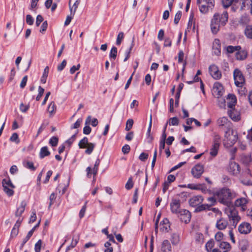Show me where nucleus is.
<instances>
[{"instance_id": "obj_1", "label": "nucleus", "mask_w": 252, "mask_h": 252, "mask_svg": "<svg viewBox=\"0 0 252 252\" xmlns=\"http://www.w3.org/2000/svg\"><path fill=\"white\" fill-rule=\"evenodd\" d=\"M218 198V201L220 203L227 207L231 206L232 200L235 198L237 194L230 189L223 188L216 193Z\"/></svg>"}, {"instance_id": "obj_2", "label": "nucleus", "mask_w": 252, "mask_h": 252, "mask_svg": "<svg viewBox=\"0 0 252 252\" xmlns=\"http://www.w3.org/2000/svg\"><path fill=\"white\" fill-rule=\"evenodd\" d=\"M238 139L237 131L230 128L225 132L224 139L223 140L224 146L227 147L232 146Z\"/></svg>"}, {"instance_id": "obj_3", "label": "nucleus", "mask_w": 252, "mask_h": 252, "mask_svg": "<svg viewBox=\"0 0 252 252\" xmlns=\"http://www.w3.org/2000/svg\"><path fill=\"white\" fill-rule=\"evenodd\" d=\"M225 213L227 215L230 221H232V225L236 227L238 222L240 220L241 217L238 215V211L233 206L227 207L225 209Z\"/></svg>"}, {"instance_id": "obj_4", "label": "nucleus", "mask_w": 252, "mask_h": 252, "mask_svg": "<svg viewBox=\"0 0 252 252\" xmlns=\"http://www.w3.org/2000/svg\"><path fill=\"white\" fill-rule=\"evenodd\" d=\"M197 3L200 4L199 10L203 14L207 13L214 7V0H197Z\"/></svg>"}, {"instance_id": "obj_5", "label": "nucleus", "mask_w": 252, "mask_h": 252, "mask_svg": "<svg viewBox=\"0 0 252 252\" xmlns=\"http://www.w3.org/2000/svg\"><path fill=\"white\" fill-rule=\"evenodd\" d=\"M78 146L80 149L86 148L85 153L87 155L91 154L95 147V144L93 143H89L88 139L86 137H84L79 141Z\"/></svg>"}, {"instance_id": "obj_6", "label": "nucleus", "mask_w": 252, "mask_h": 252, "mask_svg": "<svg viewBox=\"0 0 252 252\" xmlns=\"http://www.w3.org/2000/svg\"><path fill=\"white\" fill-rule=\"evenodd\" d=\"M228 21V13L226 11L223 12L221 15L215 13L211 20V23H216L219 26L221 24L224 26Z\"/></svg>"}, {"instance_id": "obj_7", "label": "nucleus", "mask_w": 252, "mask_h": 252, "mask_svg": "<svg viewBox=\"0 0 252 252\" xmlns=\"http://www.w3.org/2000/svg\"><path fill=\"white\" fill-rule=\"evenodd\" d=\"M233 77L236 86L242 87L245 82L244 76L240 70L235 69L233 72Z\"/></svg>"}, {"instance_id": "obj_8", "label": "nucleus", "mask_w": 252, "mask_h": 252, "mask_svg": "<svg viewBox=\"0 0 252 252\" xmlns=\"http://www.w3.org/2000/svg\"><path fill=\"white\" fill-rule=\"evenodd\" d=\"M209 71L211 76L216 80H219L221 77V73L218 67L212 64L209 67Z\"/></svg>"}, {"instance_id": "obj_9", "label": "nucleus", "mask_w": 252, "mask_h": 252, "mask_svg": "<svg viewBox=\"0 0 252 252\" xmlns=\"http://www.w3.org/2000/svg\"><path fill=\"white\" fill-rule=\"evenodd\" d=\"M179 217L182 221L188 223L190 221L191 219V214L187 210L182 209L179 212Z\"/></svg>"}, {"instance_id": "obj_10", "label": "nucleus", "mask_w": 252, "mask_h": 252, "mask_svg": "<svg viewBox=\"0 0 252 252\" xmlns=\"http://www.w3.org/2000/svg\"><path fill=\"white\" fill-rule=\"evenodd\" d=\"M204 172V167L202 165L198 164L193 167L191 171L193 176L195 178H199Z\"/></svg>"}, {"instance_id": "obj_11", "label": "nucleus", "mask_w": 252, "mask_h": 252, "mask_svg": "<svg viewBox=\"0 0 252 252\" xmlns=\"http://www.w3.org/2000/svg\"><path fill=\"white\" fill-rule=\"evenodd\" d=\"M217 124L219 127L226 128L227 130L231 128V123L225 117L219 119L217 121Z\"/></svg>"}, {"instance_id": "obj_12", "label": "nucleus", "mask_w": 252, "mask_h": 252, "mask_svg": "<svg viewBox=\"0 0 252 252\" xmlns=\"http://www.w3.org/2000/svg\"><path fill=\"white\" fill-rule=\"evenodd\" d=\"M203 201V198L201 195H195L189 200V204L192 207H196L201 204Z\"/></svg>"}, {"instance_id": "obj_13", "label": "nucleus", "mask_w": 252, "mask_h": 252, "mask_svg": "<svg viewBox=\"0 0 252 252\" xmlns=\"http://www.w3.org/2000/svg\"><path fill=\"white\" fill-rule=\"evenodd\" d=\"M252 229L251 224L248 222H243L238 227L239 232L241 234L249 233Z\"/></svg>"}, {"instance_id": "obj_14", "label": "nucleus", "mask_w": 252, "mask_h": 252, "mask_svg": "<svg viewBox=\"0 0 252 252\" xmlns=\"http://www.w3.org/2000/svg\"><path fill=\"white\" fill-rule=\"evenodd\" d=\"M171 211L173 213L179 214V209L180 207V201L179 199H172L170 204Z\"/></svg>"}, {"instance_id": "obj_15", "label": "nucleus", "mask_w": 252, "mask_h": 252, "mask_svg": "<svg viewBox=\"0 0 252 252\" xmlns=\"http://www.w3.org/2000/svg\"><path fill=\"white\" fill-rule=\"evenodd\" d=\"M228 224V221L226 219L220 218L217 221L216 227L219 230H223L226 228Z\"/></svg>"}, {"instance_id": "obj_16", "label": "nucleus", "mask_w": 252, "mask_h": 252, "mask_svg": "<svg viewBox=\"0 0 252 252\" xmlns=\"http://www.w3.org/2000/svg\"><path fill=\"white\" fill-rule=\"evenodd\" d=\"M220 40L218 39H215L213 43V53L217 56L220 54Z\"/></svg>"}, {"instance_id": "obj_17", "label": "nucleus", "mask_w": 252, "mask_h": 252, "mask_svg": "<svg viewBox=\"0 0 252 252\" xmlns=\"http://www.w3.org/2000/svg\"><path fill=\"white\" fill-rule=\"evenodd\" d=\"M227 113L229 116L232 120L235 121H237L240 120V114L239 112L237 111H236L235 109H229L228 110Z\"/></svg>"}, {"instance_id": "obj_18", "label": "nucleus", "mask_w": 252, "mask_h": 252, "mask_svg": "<svg viewBox=\"0 0 252 252\" xmlns=\"http://www.w3.org/2000/svg\"><path fill=\"white\" fill-rule=\"evenodd\" d=\"M161 251L162 252H171L172 247L168 240H165L162 242Z\"/></svg>"}, {"instance_id": "obj_19", "label": "nucleus", "mask_w": 252, "mask_h": 252, "mask_svg": "<svg viewBox=\"0 0 252 252\" xmlns=\"http://www.w3.org/2000/svg\"><path fill=\"white\" fill-rule=\"evenodd\" d=\"M218 246L219 247L222 252H227L231 249V246L230 244L226 242L222 241L218 244Z\"/></svg>"}, {"instance_id": "obj_20", "label": "nucleus", "mask_w": 252, "mask_h": 252, "mask_svg": "<svg viewBox=\"0 0 252 252\" xmlns=\"http://www.w3.org/2000/svg\"><path fill=\"white\" fill-rule=\"evenodd\" d=\"M241 6L240 8L241 10H244L246 9H251L252 6V0H241Z\"/></svg>"}, {"instance_id": "obj_21", "label": "nucleus", "mask_w": 252, "mask_h": 252, "mask_svg": "<svg viewBox=\"0 0 252 252\" xmlns=\"http://www.w3.org/2000/svg\"><path fill=\"white\" fill-rule=\"evenodd\" d=\"M152 125V114H151L150 116L149 125V126H148L147 132V138L148 140V142H149V143H151L153 140V137L151 135Z\"/></svg>"}, {"instance_id": "obj_22", "label": "nucleus", "mask_w": 252, "mask_h": 252, "mask_svg": "<svg viewBox=\"0 0 252 252\" xmlns=\"http://www.w3.org/2000/svg\"><path fill=\"white\" fill-rule=\"evenodd\" d=\"M91 119L92 117L90 116H89L86 119L85 122L86 126L83 128V133L85 134H89L91 132L92 128L90 126L88 125L91 123Z\"/></svg>"}, {"instance_id": "obj_23", "label": "nucleus", "mask_w": 252, "mask_h": 252, "mask_svg": "<svg viewBox=\"0 0 252 252\" xmlns=\"http://www.w3.org/2000/svg\"><path fill=\"white\" fill-rule=\"evenodd\" d=\"M170 241L173 245H178L180 241V237L179 234L173 233L171 234Z\"/></svg>"}, {"instance_id": "obj_24", "label": "nucleus", "mask_w": 252, "mask_h": 252, "mask_svg": "<svg viewBox=\"0 0 252 252\" xmlns=\"http://www.w3.org/2000/svg\"><path fill=\"white\" fill-rule=\"evenodd\" d=\"M210 207L211 205H209L208 204H200L196 207L194 212L197 213L206 210H209Z\"/></svg>"}, {"instance_id": "obj_25", "label": "nucleus", "mask_w": 252, "mask_h": 252, "mask_svg": "<svg viewBox=\"0 0 252 252\" xmlns=\"http://www.w3.org/2000/svg\"><path fill=\"white\" fill-rule=\"evenodd\" d=\"M228 96L229 99H231L230 102H227L228 107L229 108V109H234L233 107L235 106L236 103V99L235 96L233 94H229Z\"/></svg>"}, {"instance_id": "obj_26", "label": "nucleus", "mask_w": 252, "mask_h": 252, "mask_svg": "<svg viewBox=\"0 0 252 252\" xmlns=\"http://www.w3.org/2000/svg\"><path fill=\"white\" fill-rule=\"evenodd\" d=\"M5 184L6 182L5 181L2 182V186L3 189V191L8 196H12L14 194V191L13 190V189H12L10 187H8L7 186H5Z\"/></svg>"}, {"instance_id": "obj_27", "label": "nucleus", "mask_w": 252, "mask_h": 252, "mask_svg": "<svg viewBox=\"0 0 252 252\" xmlns=\"http://www.w3.org/2000/svg\"><path fill=\"white\" fill-rule=\"evenodd\" d=\"M26 206V203L25 201H22L15 212V216L17 217L20 216L24 212Z\"/></svg>"}, {"instance_id": "obj_28", "label": "nucleus", "mask_w": 252, "mask_h": 252, "mask_svg": "<svg viewBox=\"0 0 252 252\" xmlns=\"http://www.w3.org/2000/svg\"><path fill=\"white\" fill-rule=\"evenodd\" d=\"M50 155V152L49 151L47 146H44L41 148L39 153V157L40 158H43L45 157L48 156Z\"/></svg>"}, {"instance_id": "obj_29", "label": "nucleus", "mask_w": 252, "mask_h": 252, "mask_svg": "<svg viewBox=\"0 0 252 252\" xmlns=\"http://www.w3.org/2000/svg\"><path fill=\"white\" fill-rule=\"evenodd\" d=\"M47 110L49 113L50 117L53 116L56 113V106L54 101H52L49 105Z\"/></svg>"}, {"instance_id": "obj_30", "label": "nucleus", "mask_w": 252, "mask_h": 252, "mask_svg": "<svg viewBox=\"0 0 252 252\" xmlns=\"http://www.w3.org/2000/svg\"><path fill=\"white\" fill-rule=\"evenodd\" d=\"M221 143V137L217 133H214L213 136L212 144L220 146Z\"/></svg>"}, {"instance_id": "obj_31", "label": "nucleus", "mask_w": 252, "mask_h": 252, "mask_svg": "<svg viewBox=\"0 0 252 252\" xmlns=\"http://www.w3.org/2000/svg\"><path fill=\"white\" fill-rule=\"evenodd\" d=\"M230 168L232 169L233 174H237L240 172V167L239 165L236 162H232L230 164Z\"/></svg>"}, {"instance_id": "obj_32", "label": "nucleus", "mask_w": 252, "mask_h": 252, "mask_svg": "<svg viewBox=\"0 0 252 252\" xmlns=\"http://www.w3.org/2000/svg\"><path fill=\"white\" fill-rule=\"evenodd\" d=\"M219 148L220 146L212 144L210 152V155L213 157H216L218 155Z\"/></svg>"}, {"instance_id": "obj_33", "label": "nucleus", "mask_w": 252, "mask_h": 252, "mask_svg": "<svg viewBox=\"0 0 252 252\" xmlns=\"http://www.w3.org/2000/svg\"><path fill=\"white\" fill-rule=\"evenodd\" d=\"M247 53L244 51H240L236 53V58L238 60H244L247 58Z\"/></svg>"}, {"instance_id": "obj_34", "label": "nucleus", "mask_w": 252, "mask_h": 252, "mask_svg": "<svg viewBox=\"0 0 252 252\" xmlns=\"http://www.w3.org/2000/svg\"><path fill=\"white\" fill-rule=\"evenodd\" d=\"M247 203V201L246 198L242 197L239 199H237L235 201V205L237 207H243Z\"/></svg>"}, {"instance_id": "obj_35", "label": "nucleus", "mask_w": 252, "mask_h": 252, "mask_svg": "<svg viewBox=\"0 0 252 252\" xmlns=\"http://www.w3.org/2000/svg\"><path fill=\"white\" fill-rule=\"evenodd\" d=\"M241 160L245 164H249L252 161V160L251 155H242L241 157Z\"/></svg>"}, {"instance_id": "obj_36", "label": "nucleus", "mask_w": 252, "mask_h": 252, "mask_svg": "<svg viewBox=\"0 0 252 252\" xmlns=\"http://www.w3.org/2000/svg\"><path fill=\"white\" fill-rule=\"evenodd\" d=\"M245 33L248 38L252 39V25L247 26L245 30Z\"/></svg>"}, {"instance_id": "obj_37", "label": "nucleus", "mask_w": 252, "mask_h": 252, "mask_svg": "<svg viewBox=\"0 0 252 252\" xmlns=\"http://www.w3.org/2000/svg\"><path fill=\"white\" fill-rule=\"evenodd\" d=\"M117 48L116 47L113 46L112 48L110 53L109 54L110 59L111 60H113V61H114L117 57Z\"/></svg>"}, {"instance_id": "obj_38", "label": "nucleus", "mask_w": 252, "mask_h": 252, "mask_svg": "<svg viewBox=\"0 0 252 252\" xmlns=\"http://www.w3.org/2000/svg\"><path fill=\"white\" fill-rule=\"evenodd\" d=\"M241 47L240 46H228L226 48V51L229 53H232L234 52L235 51L238 52L239 50H240Z\"/></svg>"}, {"instance_id": "obj_39", "label": "nucleus", "mask_w": 252, "mask_h": 252, "mask_svg": "<svg viewBox=\"0 0 252 252\" xmlns=\"http://www.w3.org/2000/svg\"><path fill=\"white\" fill-rule=\"evenodd\" d=\"M223 234L221 232H218L215 235V241L219 244L220 242H222V240L223 238Z\"/></svg>"}, {"instance_id": "obj_40", "label": "nucleus", "mask_w": 252, "mask_h": 252, "mask_svg": "<svg viewBox=\"0 0 252 252\" xmlns=\"http://www.w3.org/2000/svg\"><path fill=\"white\" fill-rule=\"evenodd\" d=\"M210 26H211V31L213 33L216 34L219 31L220 26L219 25H218L217 24L214 23H211Z\"/></svg>"}, {"instance_id": "obj_41", "label": "nucleus", "mask_w": 252, "mask_h": 252, "mask_svg": "<svg viewBox=\"0 0 252 252\" xmlns=\"http://www.w3.org/2000/svg\"><path fill=\"white\" fill-rule=\"evenodd\" d=\"M215 242L213 239H211L207 242L206 244V249L208 252L211 251L212 249L214 246Z\"/></svg>"}, {"instance_id": "obj_42", "label": "nucleus", "mask_w": 252, "mask_h": 252, "mask_svg": "<svg viewBox=\"0 0 252 252\" xmlns=\"http://www.w3.org/2000/svg\"><path fill=\"white\" fill-rule=\"evenodd\" d=\"M79 3H80V0H77L75 2V3H74V4L72 7H71L70 6L69 8H70V11L71 13H73V15L75 14Z\"/></svg>"}, {"instance_id": "obj_43", "label": "nucleus", "mask_w": 252, "mask_h": 252, "mask_svg": "<svg viewBox=\"0 0 252 252\" xmlns=\"http://www.w3.org/2000/svg\"><path fill=\"white\" fill-rule=\"evenodd\" d=\"M49 143L53 147L56 146L58 143V138L56 136H53L49 140Z\"/></svg>"}, {"instance_id": "obj_44", "label": "nucleus", "mask_w": 252, "mask_h": 252, "mask_svg": "<svg viewBox=\"0 0 252 252\" xmlns=\"http://www.w3.org/2000/svg\"><path fill=\"white\" fill-rule=\"evenodd\" d=\"M10 140L11 142H15L16 144L19 143L20 142V140L19 139V137H18V134L17 133H13L10 138Z\"/></svg>"}, {"instance_id": "obj_45", "label": "nucleus", "mask_w": 252, "mask_h": 252, "mask_svg": "<svg viewBox=\"0 0 252 252\" xmlns=\"http://www.w3.org/2000/svg\"><path fill=\"white\" fill-rule=\"evenodd\" d=\"M169 124L172 126H178L179 124V119L176 117L171 118L169 119Z\"/></svg>"}, {"instance_id": "obj_46", "label": "nucleus", "mask_w": 252, "mask_h": 252, "mask_svg": "<svg viewBox=\"0 0 252 252\" xmlns=\"http://www.w3.org/2000/svg\"><path fill=\"white\" fill-rule=\"evenodd\" d=\"M246 73L250 77H252V63L247 64L246 66Z\"/></svg>"}, {"instance_id": "obj_47", "label": "nucleus", "mask_w": 252, "mask_h": 252, "mask_svg": "<svg viewBox=\"0 0 252 252\" xmlns=\"http://www.w3.org/2000/svg\"><path fill=\"white\" fill-rule=\"evenodd\" d=\"M42 241L41 240H39L35 244L34 251L35 252H40L41 248Z\"/></svg>"}, {"instance_id": "obj_48", "label": "nucleus", "mask_w": 252, "mask_h": 252, "mask_svg": "<svg viewBox=\"0 0 252 252\" xmlns=\"http://www.w3.org/2000/svg\"><path fill=\"white\" fill-rule=\"evenodd\" d=\"M133 124V121L132 119H128L126 123L125 129L126 131H129L132 127Z\"/></svg>"}, {"instance_id": "obj_49", "label": "nucleus", "mask_w": 252, "mask_h": 252, "mask_svg": "<svg viewBox=\"0 0 252 252\" xmlns=\"http://www.w3.org/2000/svg\"><path fill=\"white\" fill-rule=\"evenodd\" d=\"M182 16V12L178 11L175 15L174 22L175 24H178Z\"/></svg>"}, {"instance_id": "obj_50", "label": "nucleus", "mask_w": 252, "mask_h": 252, "mask_svg": "<svg viewBox=\"0 0 252 252\" xmlns=\"http://www.w3.org/2000/svg\"><path fill=\"white\" fill-rule=\"evenodd\" d=\"M24 166L32 171H34L36 169V168L34 166L33 163L31 161H26L24 164Z\"/></svg>"}, {"instance_id": "obj_51", "label": "nucleus", "mask_w": 252, "mask_h": 252, "mask_svg": "<svg viewBox=\"0 0 252 252\" xmlns=\"http://www.w3.org/2000/svg\"><path fill=\"white\" fill-rule=\"evenodd\" d=\"M124 34L123 32H120L118 34L116 40V44L119 45L121 44L122 41L124 39Z\"/></svg>"}, {"instance_id": "obj_52", "label": "nucleus", "mask_w": 252, "mask_h": 252, "mask_svg": "<svg viewBox=\"0 0 252 252\" xmlns=\"http://www.w3.org/2000/svg\"><path fill=\"white\" fill-rule=\"evenodd\" d=\"M18 233L19 227L14 226L11 232L10 237L11 238L15 237L18 235Z\"/></svg>"}, {"instance_id": "obj_53", "label": "nucleus", "mask_w": 252, "mask_h": 252, "mask_svg": "<svg viewBox=\"0 0 252 252\" xmlns=\"http://www.w3.org/2000/svg\"><path fill=\"white\" fill-rule=\"evenodd\" d=\"M44 92V89L42 88L41 86L38 87V94L36 97V100L37 101H39L42 96Z\"/></svg>"}, {"instance_id": "obj_54", "label": "nucleus", "mask_w": 252, "mask_h": 252, "mask_svg": "<svg viewBox=\"0 0 252 252\" xmlns=\"http://www.w3.org/2000/svg\"><path fill=\"white\" fill-rule=\"evenodd\" d=\"M234 0H222V3L224 7L227 8L231 5Z\"/></svg>"}, {"instance_id": "obj_55", "label": "nucleus", "mask_w": 252, "mask_h": 252, "mask_svg": "<svg viewBox=\"0 0 252 252\" xmlns=\"http://www.w3.org/2000/svg\"><path fill=\"white\" fill-rule=\"evenodd\" d=\"M82 122V119L79 118L78 119L76 122L73 124V126H71V129H75L78 128Z\"/></svg>"}, {"instance_id": "obj_56", "label": "nucleus", "mask_w": 252, "mask_h": 252, "mask_svg": "<svg viewBox=\"0 0 252 252\" xmlns=\"http://www.w3.org/2000/svg\"><path fill=\"white\" fill-rule=\"evenodd\" d=\"M248 247V243L246 241H243L240 243V248L242 251V252H244L246 251Z\"/></svg>"}, {"instance_id": "obj_57", "label": "nucleus", "mask_w": 252, "mask_h": 252, "mask_svg": "<svg viewBox=\"0 0 252 252\" xmlns=\"http://www.w3.org/2000/svg\"><path fill=\"white\" fill-rule=\"evenodd\" d=\"M204 237L203 234L201 233H197L195 236V240L199 243H202L203 242Z\"/></svg>"}, {"instance_id": "obj_58", "label": "nucleus", "mask_w": 252, "mask_h": 252, "mask_svg": "<svg viewBox=\"0 0 252 252\" xmlns=\"http://www.w3.org/2000/svg\"><path fill=\"white\" fill-rule=\"evenodd\" d=\"M133 186L132 178H129L126 184V188L127 189H131Z\"/></svg>"}, {"instance_id": "obj_59", "label": "nucleus", "mask_w": 252, "mask_h": 252, "mask_svg": "<svg viewBox=\"0 0 252 252\" xmlns=\"http://www.w3.org/2000/svg\"><path fill=\"white\" fill-rule=\"evenodd\" d=\"M4 181L6 182V184L5 185V186L10 187L12 189L15 188V186L12 183L10 179H4L2 180V182H3Z\"/></svg>"}, {"instance_id": "obj_60", "label": "nucleus", "mask_w": 252, "mask_h": 252, "mask_svg": "<svg viewBox=\"0 0 252 252\" xmlns=\"http://www.w3.org/2000/svg\"><path fill=\"white\" fill-rule=\"evenodd\" d=\"M34 20L31 15H27L26 16V22L30 25H32L33 24Z\"/></svg>"}, {"instance_id": "obj_61", "label": "nucleus", "mask_w": 252, "mask_h": 252, "mask_svg": "<svg viewBox=\"0 0 252 252\" xmlns=\"http://www.w3.org/2000/svg\"><path fill=\"white\" fill-rule=\"evenodd\" d=\"M29 109V105H25L24 103H21L20 105V110L24 113L26 112L28 109Z\"/></svg>"}, {"instance_id": "obj_62", "label": "nucleus", "mask_w": 252, "mask_h": 252, "mask_svg": "<svg viewBox=\"0 0 252 252\" xmlns=\"http://www.w3.org/2000/svg\"><path fill=\"white\" fill-rule=\"evenodd\" d=\"M130 150V146L128 145H125L122 148V152L124 154H128Z\"/></svg>"}, {"instance_id": "obj_63", "label": "nucleus", "mask_w": 252, "mask_h": 252, "mask_svg": "<svg viewBox=\"0 0 252 252\" xmlns=\"http://www.w3.org/2000/svg\"><path fill=\"white\" fill-rule=\"evenodd\" d=\"M148 154H146L145 153H142L139 157V158L140 160H141L142 161H145L148 158Z\"/></svg>"}, {"instance_id": "obj_64", "label": "nucleus", "mask_w": 252, "mask_h": 252, "mask_svg": "<svg viewBox=\"0 0 252 252\" xmlns=\"http://www.w3.org/2000/svg\"><path fill=\"white\" fill-rule=\"evenodd\" d=\"M43 18L42 17V16L41 15H38L36 17V23H35V24H36V26L37 27H38L40 23L43 22Z\"/></svg>"}]
</instances>
